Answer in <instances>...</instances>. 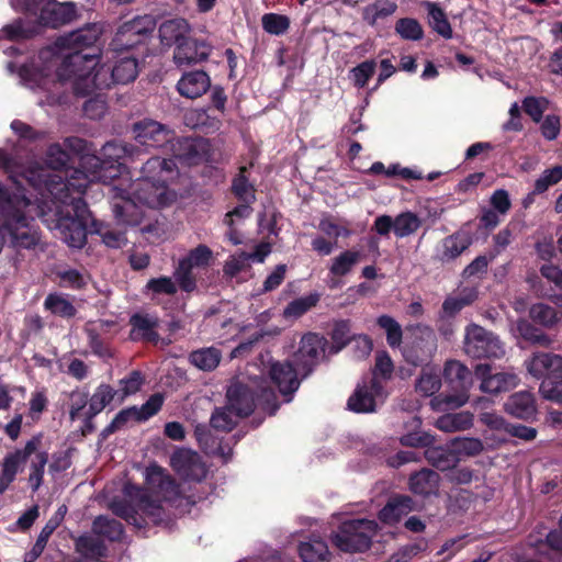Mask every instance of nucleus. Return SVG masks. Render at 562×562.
<instances>
[{
	"instance_id": "1",
	"label": "nucleus",
	"mask_w": 562,
	"mask_h": 562,
	"mask_svg": "<svg viewBox=\"0 0 562 562\" xmlns=\"http://www.w3.org/2000/svg\"><path fill=\"white\" fill-rule=\"evenodd\" d=\"M61 188L57 189L56 200L60 203L55 207V228L60 238L70 247L82 248L87 243L88 225L93 220L83 194L88 188V178L79 169L67 176Z\"/></svg>"
},
{
	"instance_id": "2",
	"label": "nucleus",
	"mask_w": 562,
	"mask_h": 562,
	"mask_svg": "<svg viewBox=\"0 0 562 562\" xmlns=\"http://www.w3.org/2000/svg\"><path fill=\"white\" fill-rule=\"evenodd\" d=\"M100 56L66 54L56 70L58 81H70L77 97H87L97 90L110 89L115 81L110 78L111 65H100Z\"/></svg>"
},
{
	"instance_id": "3",
	"label": "nucleus",
	"mask_w": 562,
	"mask_h": 562,
	"mask_svg": "<svg viewBox=\"0 0 562 562\" xmlns=\"http://www.w3.org/2000/svg\"><path fill=\"white\" fill-rule=\"evenodd\" d=\"M125 499L113 501L110 505L112 513L124 519L127 524L137 529H145L151 526L168 527L172 519L170 513L154 499L148 491L134 484H127L124 487Z\"/></svg>"
},
{
	"instance_id": "4",
	"label": "nucleus",
	"mask_w": 562,
	"mask_h": 562,
	"mask_svg": "<svg viewBox=\"0 0 562 562\" xmlns=\"http://www.w3.org/2000/svg\"><path fill=\"white\" fill-rule=\"evenodd\" d=\"M27 207L0 209V251L7 245L16 251L35 249L41 240V233L26 215Z\"/></svg>"
},
{
	"instance_id": "5",
	"label": "nucleus",
	"mask_w": 562,
	"mask_h": 562,
	"mask_svg": "<svg viewBox=\"0 0 562 562\" xmlns=\"http://www.w3.org/2000/svg\"><path fill=\"white\" fill-rule=\"evenodd\" d=\"M474 375L459 360L446 361L442 371L445 391L431 398V407L436 411H446L463 406L469 401Z\"/></svg>"
},
{
	"instance_id": "6",
	"label": "nucleus",
	"mask_w": 562,
	"mask_h": 562,
	"mask_svg": "<svg viewBox=\"0 0 562 562\" xmlns=\"http://www.w3.org/2000/svg\"><path fill=\"white\" fill-rule=\"evenodd\" d=\"M378 524L371 519H349L342 521L330 535L333 544L342 552H364L371 548Z\"/></svg>"
},
{
	"instance_id": "7",
	"label": "nucleus",
	"mask_w": 562,
	"mask_h": 562,
	"mask_svg": "<svg viewBox=\"0 0 562 562\" xmlns=\"http://www.w3.org/2000/svg\"><path fill=\"white\" fill-rule=\"evenodd\" d=\"M156 29L150 14L137 15L121 24L109 44V50L123 53L146 45Z\"/></svg>"
},
{
	"instance_id": "8",
	"label": "nucleus",
	"mask_w": 562,
	"mask_h": 562,
	"mask_svg": "<svg viewBox=\"0 0 562 562\" xmlns=\"http://www.w3.org/2000/svg\"><path fill=\"white\" fill-rule=\"evenodd\" d=\"M463 350L473 359H501L505 345L493 331L471 323L464 329Z\"/></svg>"
},
{
	"instance_id": "9",
	"label": "nucleus",
	"mask_w": 562,
	"mask_h": 562,
	"mask_svg": "<svg viewBox=\"0 0 562 562\" xmlns=\"http://www.w3.org/2000/svg\"><path fill=\"white\" fill-rule=\"evenodd\" d=\"M113 213L117 224L123 226L139 227V231L147 239L161 235V227L157 220L147 217L145 210L132 199H123L113 204Z\"/></svg>"
},
{
	"instance_id": "10",
	"label": "nucleus",
	"mask_w": 562,
	"mask_h": 562,
	"mask_svg": "<svg viewBox=\"0 0 562 562\" xmlns=\"http://www.w3.org/2000/svg\"><path fill=\"white\" fill-rule=\"evenodd\" d=\"M102 34V29L97 23H88L83 27L57 37L55 45L68 54L100 56V49L94 47Z\"/></svg>"
},
{
	"instance_id": "11",
	"label": "nucleus",
	"mask_w": 562,
	"mask_h": 562,
	"mask_svg": "<svg viewBox=\"0 0 562 562\" xmlns=\"http://www.w3.org/2000/svg\"><path fill=\"white\" fill-rule=\"evenodd\" d=\"M437 349V338L429 326L416 325L413 339L407 342L403 350L405 361L414 367L428 363Z\"/></svg>"
},
{
	"instance_id": "12",
	"label": "nucleus",
	"mask_w": 562,
	"mask_h": 562,
	"mask_svg": "<svg viewBox=\"0 0 562 562\" xmlns=\"http://www.w3.org/2000/svg\"><path fill=\"white\" fill-rule=\"evenodd\" d=\"M328 347L327 339L317 333H306L302 336L299 349L294 352L292 361L301 370L302 379L307 378L319 363Z\"/></svg>"
},
{
	"instance_id": "13",
	"label": "nucleus",
	"mask_w": 562,
	"mask_h": 562,
	"mask_svg": "<svg viewBox=\"0 0 562 562\" xmlns=\"http://www.w3.org/2000/svg\"><path fill=\"white\" fill-rule=\"evenodd\" d=\"M42 440L43 435L37 434L27 440L23 448L15 449L3 458L0 472V495L9 488L22 467L41 448Z\"/></svg>"
},
{
	"instance_id": "14",
	"label": "nucleus",
	"mask_w": 562,
	"mask_h": 562,
	"mask_svg": "<svg viewBox=\"0 0 562 562\" xmlns=\"http://www.w3.org/2000/svg\"><path fill=\"white\" fill-rule=\"evenodd\" d=\"M146 484L149 495L161 503L171 505L181 498L180 486L177 481L159 465H150L146 470Z\"/></svg>"
},
{
	"instance_id": "15",
	"label": "nucleus",
	"mask_w": 562,
	"mask_h": 562,
	"mask_svg": "<svg viewBox=\"0 0 562 562\" xmlns=\"http://www.w3.org/2000/svg\"><path fill=\"white\" fill-rule=\"evenodd\" d=\"M268 374L283 396V402L290 403L303 380L299 367L292 360L274 361L270 364Z\"/></svg>"
},
{
	"instance_id": "16",
	"label": "nucleus",
	"mask_w": 562,
	"mask_h": 562,
	"mask_svg": "<svg viewBox=\"0 0 562 562\" xmlns=\"http://www.w3.org/2000/svg\"><path fill=\"white\" fill-rule=\"evenodd\" d=\"M132 132L136 143L146 148L164 147L173 136V132L168 126L151 119L135 122Z\"/></svg>"
},
{
	"instance_id": "17",
	"label": "nucleus",
	"mask_w": 562,
	"mask_h": 562,
	"mask_svg": "<svg viewBox=\"0 0 562 562\" xmlns=\"http://www.w3.org/2000/svg\"><path fill=\"white\" fill-rule=\"evenodd\" d=\"M134 196L144 209H161L170 205L175 200V193L169 190L168 182L138 180L134 189Z\"/></svg>"
},
{
	"instance_id": "18",
	"label": "nucleus",
	"mask_w": 562,
	"mask_h": 562,
	"mask_svg": "<svg viewBox=\"0 0 562 562\" xmlns=\"http://www.w3.org/2000/svg\"><path fill=\"white\" fill-rule=\"evenodd\" d=\"M474 374L481 381V391L490 394L508 392L519 382V378L513 372L492 373V367L486 363L477 364Z\"/></svg>"
},
{
	"instance_id": "19",
	"label": "nucleus",
	"mask_w": 562,
	"mask_h": 562,
	"mask_svg": "<svg viewBox=\"0 0 562 562\" xmlns=\"http://www.w3.org/2000/svg\"><path fill=\"white\" fill-rule=\"evenodd\" d=\"M165 396L161 393L151 394L140 406H130L121 409L112 419L119 429L125 427L130 422L142 423L155 416L162 407Z\"/></svg>"
},
{
	"instance_id": "20",
	"label": "nucleus",
	"mask_w": 562,
	"mask_h": 562,
	"mask_svg": "<svg viewBox=\"0 0 562 562\" xmlns=\"http://www.w3.org/2000/svg\"><path fill=\"white\" fill-rule=\"evenodd\" d=\"M226 398L236 417H248L256 408V387L234 381L227 389Z\"/></svg>"
},
{
	"instance_id": "21",
	"label": "nucleus",
	"mask_w": 562,
	"mask_h": 562,
	"mask_svg": "<svg viewBox=\"0 0 562 562\" xmlns=\"http://www.w3.org/2000/svg\"><path fill=\"white\" fill-rule=\"evenodd\" d=\"M168 144L170 145V150L173 158L184 165L194 166L204 160L205 143L201 138H176L173 135L171 142Z\"/></svg>"
},
{
	"instance_id": "22",
	"label": "nucleus",
	"mask_w": 562,
	"mask_h": 562,
	"mask_svg": "<svg viewBox=\"0 0 562 562\" xmlns=\"http://www.w3.org/2000/svg\"><path fill=\"white\" fill-rule=\"evenodd\" d=\"M212 46L205 41L187 37L175 48L173 60L178 67L192 66L209 58Z\"/></svg>"
},
{
	"instance_id": "23",
	"label": "nucleus",
	"mask_w": 562,
	"mask_h": 562,
	"mask_svg": "<svg viewBox=\"0 0 562 562\" xmlns=\"http://www.w3.org/2000/svg\"><path fill=\"white\" fill-rule=\"evenodd\" d=\"M139 171L138 180L158 181L160 183L168 182L178 173L175 159L159 156H151L144 162L142 161Z\"/></svg>"
},
{
	"instance_id": "24",
	"label": "nucleus",
	"mask_w": 562,
	"mask_h": 562,
	"mask_svg": "<svg viewBox=\"0 0 562 562\" xmlns=\"http://www.w3.org/2000/svg\"><path fill=\"white\" fill-rule=\"evenodd\" d=\"M528 372L536 379H547L562 372V356L553 352H533L526 361Z\"/></svg>"
},
{
	"instance_id": "25",
	"label": "nucleus",
	"mask_w": 562,
	"mask_h": 562,
	"mask_svg": "<svg viewBox=\"0 0 562 562\" xmlns=\"http://www.w3.org/2000/svg\"><path fill=\"white\" fill-rule=\"evenodd\" d=\"M130 338L133 341H144L157 345L160 336L157 331L159 319L149 314L135 313L130 318Z\"/></svg>"
},
{
	"instance_id": "26",
	"label": "nucleus",
	"mask_w": 562,
	"mask_h": 562,
	"mask_svg": "<svg viewBox=\"0 0 562 562\" xmlns=\"http://www.w3.org/2000/svg\"><path fill=\"white\" fill-rule=\"evenodd\" d=\"M414 509L415 502L411 496L395 494L391 496L386 504L379 510L378 518L385 525L394 526Z\"/></svg>"
},
{
	"instance_id": "27",
	"label": "nucleus",
	"mask_w": 562,
	"mask_h": 562,
	"mask_svg": "<svg viewBox=\"0 0 562 562\" xmlns=\"http://www.w3.org/2000/svg\"><path fill=\"white\" fill-rule=\"evenodd\" d=\"M210 88L211 79L204 70L184 72L177 83L179 94L191 100L202 97Z\"/></svg>"
},
{
	"instance_id": "28",
	"label": "nucleus",
	"mask_w": 562,
	"mask_h": 562,
	"mask_svg": "<svg viewBox=\"0 0 562 562\" xmlns=\"http://www.w3.org/2000/svg\"><path fill=\"white\" fill-rule=\"evenodd\" d=\"M171 465L179 474L190 480L200 481L205 475L199 454L191 450L176 451L171 457Z\"/></svg>"
},
{
	"instance_id": "29",
	"label": "nucleus",
	"mask_w": 562,
	"mask_h": 562,
	"mask_svg": "<svg viewBox=\"0 0 562 562\" xmlns=\"http://www.w3.org/2000/svg\"><path fill=\"white\" fill-rule=\"evenodd\" d=\"M504 408L507 414L524 420L533 419L537 414L535 396L528 391L512 394L505 402Z\"/></svg>"
},
{
	"instance_id": "30",
	"label": "nucleus",
	"mask_w": 562,
	"mask_h": 562,
	"mask_svg": "<svg viewBox=\"0 0 562 562\" xmlns=\"http://www.w3.org/2000/svg\"><path fill=\"white\" fill-rule=\"evenodd\" d=\"M101 155L109 162L121 164V160L136 162L142 161L140 156L143 155V150L134 144L121 142V140H111L103 145L101 149Z\"/></svg>"
},
{
	"instance_id": "31",
	"label": "nucleus",
	"mask_w": 562,
	"mask_h": 562,
	"mask_svg": "<svg viewBox=\"0 0 562 562\" xmlns=\"http://www.w3.org/2000/svg\"><path fill=\"white\" fill-rule=\"evenodd\" d=\"M77 16L76 4L72 2H57L52 0L48 8L42 15L40 26H49L56 29L60 25L67 24L75 20Z\"/></svg>"
},
{
	"instance_id": "32",
	"label": "nucleus",
	"mask_w": 562,
	"mask_h": 562,
	"mask_svg": "<svg viewBox=\"0 0 562 562\" xmlns=\"http://www.w3.org/2000/svg\"><path fill=\"white\" fill-rule=\"evenodd\" d=\"M189 32V23L181 18L166 20L158 27L160 43L168 47L180 44L188 37Z\"/></svg>"
},
{
	"instance_id": "33",
	"label": "nucleus",
	"mask_w": 562,
	"mask_h": 562,
	"mask_svg": "<svg viewBox=\"0 0 562 562\" xmlns=\"http://www.w3.org/2000/svg\"><path fill=\"white\" fill-rule=\"evenodd\" d=\"M439 474L430 469H422L409 475V490L420 496L436 494L439 487Z\"/></svg>"
},
{
	"instance_id": "34",
	"label": "nucleus",
	"mask_w": 562,
	"mask_h": 562,
	"mask_svg": "<svg viewBox=\"0 0 562 562\" xmlns=\"http://www.w3.org/2000/svg\"><path fill=\"white\" fill-rule=\"evenodd\" d=\"M477 299L475 288H464L457 296H447L441 305L440 318H453L465 306L471 305Z\"/></svg>"
},
{
	"instance_id": "35",
	"label": "nucleus",
	"mask_w": 562,
	"mask_h": 562,
	"mask_svg": "<svg viewBox=\"0 0 562 562\" xmlns=\"http://www.w3.org/2000/svg\"><path fill=\"white\" fill-rule=\"evenodd\" d=\"M472 245V237L469 233L458 231L442 239V261L457 259Z\"/></svg>"
},
{
	"instance_id": "36",
	"label": "nucleus",
	"mask_w": 562,
	"mask_h": 562,
	"mask_svg": "<svg viewBox=\"0 0 562 562\" xmlns=\"http://www.w3.org/2000/svg\"><path fill=\"white\" fill-rule=\"evenodd\" d=\"M252 166V162L249 166H240L238 173L232 180L231 192L238 202H256L257 200L256 188L248 179V171Z\"/></svg>"
},
{
	"instance_id": "37",
	"label": "nucleus",
	"mask_w": 562,
	"mask_h": 562,
	"mask_svg": "<svg viewBox=\"0 0 562 562\" xmlns=\"http://www.w3.org/2000/svg\"><path fill=\"white\" fill-rule=\"evenodd\" d=\"M435 426L445 432L468 430L473 426V414L470 412L443 414L436 420Z\"/></svg>"
},
{
	"instance_id": "38",
	"label": "nucleus",
	"mask_w": 562,
	"mask_h": 562,
	"mask_svg": "<svg viewBox=\"0 0 562 562\" xmlns=\"http://www.w3.org/2000/svg\"><path fill=\"white\" fill-rule=\"evenodd\" d=\"M299 555L303 562H329L331 554L323 539H310L299 544Z\"/></svg>"
},
{
	"instance_id": "39",
	"label": "nucleus",
	"mask_w": 562,
	"mask_h": 562,
	"mask_svg": "<svg viewBox=\"0 0 562 562\" xmlns=\"http://www.w3.org/2000/svg\"><path fill=\"white\" fill-rule=\"evenodd\" d=\"M426 460L439 471H449L459 462L460 458L456 456L453 448L430 447L425 451Z\"/></svg>"
},
{
	"instance_id": "40",
	"label": "nucleus",
	"mask_w": 562,
	"mask_h": 562,
	"mask_svg": "<svg viewBox=\"0 0 562 562\" xmlns=\"http://www.w3.org/2000/svg\"><path fill=\"white\" fill-rule=\"evenodd\" d=\"M347 407L353 413L368 414L375 412L376 402L372 392H369L367 385H358L349 396Z\"/></svg>"
},
{
	"instance_id": "41",
	"label": "nucleus",
	"mask_w": 562,
	"mask_h": 562,
	"mask_svg": "<svg viewBox=\"0 0 562 562\" xmlns=\"http://www.w3.org/2000/svg\"><path fill=\"white\" fill-rule=\"evenodd\" d=\"M222 359V352L215 347H205L193 350L189 355V361L198 369L210 372L217 368Z\"/></svg>"
},
{
	"instance_id": "42",
	"label": "nucleus",
	"mask_w": 562,
	"mask_h": 562,
	"mask_svg": "<svg viewBox=\"0 0 562 562\" xmlns=\"http://www.w3.org/2000/svg\"><path fill=\"white\" fill-rule=\"evenodd\" d=\"M111 75L116 85L133 82L138 75V63L135 57H123L111 66Z\"/></svg>"
},
{
	"instance_id": "43",
	"label": "nucleus",
	"mask_w": 562,
	"mask_h": 562,
	"mask_svg": "<svg viewBox=\"0 0 562 562\" xmlns=\"http://www.w3.org/2000/svg\"><path fill=\"white\" fill-rule=\"evenodd\" d=\"M94 533L106 538L111 542H120L124 537V527L121 521L100 515L92 524Z\"/></svg>"
},
{
	"instance_id": "44",
	"label": "nucleus",
	"mask_w": 562,
	"mask_h": 562,
	"mask_svg": "<svg viewBox=\"0 0 562 562\" xmlns=\"http://www.w3.org/2000/svg\"><path fill=\"white\" fill-rule=\"evenodd\" d=\"M364 258L359 250H345L333 259L329 272L334 277H345Z\"/></svg>"
},
{
	"instance_id": "45",
	"label": "nucleus",
	"mask_w": 562,
	"mask_h": 562,
	"mask_svg": "<svg viewBox=\"0 0 562 562\" xmlns=\"http://www.w3.org/2000/svg\"><path fill=\"white\" fill-rule=\"evenodd\" d=\"M90 233L98 234L102 241L110 248L117 249L126 244L124 232L113 229L110 224L98 220L91 221Z\"/></svg>"
},
{
	"instance_id": "46",
	"label": "nucleus",
	"mask_w": 562,
	"mask_h": 562,
	"mask_svg": "<svg viewBox=\"0 0 562 562\" xmlns=\"http://www.w3.org/2000/svg\"><path fill=\"white\" fill-rule=\"evenodd\" d=\"M353 334H351V322L350 319H339L333 325L330 331V339L333 341L329 347L330 353H337L341 351L347 345L352 341Z\"/></svg>"
},
{
	"instance_id": "47",
	"label": "nucleus",
	"mask_w": 562,
	"mask_h": 562,
	"mask_svg": "<svg viewBox=\"0 0 562 562\" xmlns=\"http://www.w3.org/2000/svg\"><path fill=\"white\" fill-rule=\"evenodd\" d=\"M34 454L30 463V474H29V484L32 488V492H37L44 481L45 467L48 463L49 454L45 450H40Z\"/></svg>"
},
{
	"instance_id": "48",
	"label": "nucleus",
	"mask_w": 562,
	"mask_h": 562,
	"mask_svg": "<svg viewBox=\"0 0 562 562\" xmlns=\"http://www.w3.org/2000/svg\"><path fill=\"white\" fill-rule=\"evenodd\" d=\"M529 317L533 323L546 328H552L560 321L558 311L544 303L532 304L529 308Z\"/></svg>"
},
{
	"instance_id": "49",
	"label": "nucleus",
	"mask_w": 562,
	"mask_h": 562,
	"mask_svg": "<svg viewBox=\"0 0 562 562\" xmlns=\"http://www.w3.org/2000/svg\"><path fill=\"white\" fill-rule=\"evenodd\" d=\"M321 295L317 292L291 301L283 310L284 318H299L317 305Z\"/></svg>"
},
{
	"instance_id": "50",
	"label": "nucleus",
	"mask_w": 562,
	"mask_h": 562,
	"mask_svg": "<svg viewBox=\"0 0 562 562\" xmlns=\"http://www.w3.org/2000/svg\"><path fill=\"white\" fill-rule=\"evenodd\" d=\"M428 9L429 25L435 32L445 38L452 37V29L445 11L434 2L426 3Z\"/></svg>"
},
{
	"instance_id": "51",
	"label": "nucleus",
	"mask_w": 562,
	"mask_h": 562,
	"mask_svg": "<svg viewBox=\"0 0 562 562\" xmlns=\"http://www.w3.org/2000/svg\"><path fill=\"white\" fill-rule=\"evenodd\" d=\"M44 307L63 318H72L77 314L74 304L58 293H49L44 301Z\"/></svg>"
},
{
	"instance_id": "52",
	"label": "nucleus",
	"mask_w": 562,
	"mask_h": 562,
	"mask_svg": "<svg viewBox=\"0 0 562 562\" xmlns=\"http://www.w3.org/2000/svg\"><path fill=\"white\" fill-rule=\"evenodd\" d=\"M376 325L384 330L387 345L394 349L402 345L403 330L401 324L387 314L380 315L376 318Z\"/></svg>"
},
{
	"instance_id": "53",
	"label": "nucleus",
	"mask_w": 562,
	"mask_h": 562,
	"mask_svg": "<svg viewBox=\"0 0 562 562\" xmlns=\"http://www.w3.org/2000/svg\"><path fill=\"white\" fill-rule=\"evenodd\" d=\"M420 226L422 220L411 211L402 212L394 218V234L397 238L415 234Z\"/></svg>"
},
{
	"instance_id": "54",
	"label": "nucleus",
	"mask_w": 562,
	"mask_h": 562,
	"mask_svg": "<svg viewBox=\"0 0 562 562\" xmlns=\"http://www.w3.org/2000/svg\"><path fill=\"white\" fill-rule=\"evenodd\" d=\"M35 24L26 23L24 19H16L2 27L3 37L9 41H21L33 37L37 33Z\"/></svg>"
},
{
	"instance_id": "55",
	"label": "nucleus",
	"mask_w": 562,
	"mask_h": 562,
	"mask_svg": "<svg viewBox=\"0 0 562 562\" xmlns=\"http://www.w3.org/2000/svg\"><path fill=\"white\" fill-rule=\"evenodd\" d=\"M442 385V376L432 372L431 369L424 368L416 381L415 389L417 393L428 397L435 395Z\"/></svg>"
},
{
	"instance_id": "56",
	"label": "nucleus",
	"mask_w": 562,
	"mask_h": 562,
	"mask_svg": "<svg viewBox=\"0 0 562 562\" xmlns=\"http://www.w3.org/2000/svg\"><path fill=\"white\" fill-rule=\"evenodd\" d=\"M117 391L114 390L110 384L101 383L89 398L88 411L92 415L100 414L115 397Z\"/></svg>"
},
{
	"instance_id": "57",
	"label": "nucleus",
	"mask_w": 562,
	"mask_h": 562,
	"mask_svg": "<svg viewBox=\"0 0 562 562\" xmlns=\"http://www.w3.org/2000/svg\"><path fill=\"white\" fill-rule=\"evenodd\" d=\"M256 408L272 416L280 408L276 391L270 386H256Z\"/></svg>"
},
{
	"instance_id": "58",
	"label": "nucleus",
	"mask_w": 562,
	"mask_h": 562,
	"mask_svg": "<svg viewBox=\"0 0 562 562\" xmlns=\"http://www.w3.org/2000/svg\"><path fill=\"white\" fill-rule=\"evenodd\" d=\"M517 329L521 338L530 344L541 347H549L552 344V339L542 329L528 321H519Z\"/></svg>"
},
{
	"instance_id": "59",
	"label": "nucleus",
	"mask_w": 562,
	"mask_h": 562,
	"mask_svg": "<svg viewBox=\"0 0 562 562\" xmlns=\"http://www.w3.org/2000/svg\"><path fill=\"white\" fill-rule=\"evenodd\" d=\"M76 549L78 552L89 558H103L106 555L104 542L92 536H80L76 541Z\"/></svg>"
},
{
	"instance_id": "60",
	"label": "nucleus",
	"mask_w": 562,
	"mask_h": 562,
	"mask_svg": "<svg viewBox=\"0 0 562 562\" xmlns=\"http://www.w3.org/2000/svg\"><path fill=\"white\" fill-rule=\"evenodd\" d=\"M451 447L457 457H476L483 450L484 446L481 439L473 437H457L451 440Z\"/></svg>"
},
{
	"instance_id": "61",
	"label": "nucleus",
	"mask_w": 562,
	"mask_h": 562,
	"mask_svg": "<svg viewBox=\"0 0 562 562\" xmlns=\"http://www.w3.org/2000/svg\"><path fill=\"white\" fill-rule=\"evenodd\" d=\"M192 270L193 268L188 262L180 259L173 273L177 284L187 293H191L196 289V278Z\"/></svg>"
},
{
	"instance_id": "62",
	"label": "nucleus",
	"mask_w": 562,
	"mask_h": 562,
	"mask_svg": "<svg viewBox=\"0 0 562 562\" xmlns=\"http://www.w3.org/2000/svg\"><path fill=\"white\" fill-rule=\"evenodd\" d=\"M290 19L286 15L278 13H266L261 18L262 29L271 35H282L290 27Z\"/></svg>"
},
{
	"instance_id": "63",
	"label": "nucleus",
	"mask_w": 562,
	"mask_h": 562,
	"mask_svg": "<svg viewBox=\"0 0 562 562\" xmlns=\"http://www.w3.org/2000/svg\"><path fill=\"white\" fill-rule=\"evenodd\" d=\"M395 32L407 41H419L424 36L420 23L413 18H402L395 24Z\"/></svg>"
},
{
	"instance_id": "64",
	"label": "nucleus",
	"mask_w": 562,
	"mask_h": 562,
	"mask_svg": "<svg viewBox=\"0 0 562 562\" xmlns=\"http://www.w3.org/2000/svg\"><path fill=\"white\" fill-rule=\"evenodd\" d=\"M540 392L544 398L562 404V372L542 380Z\"/></svg>"
}]
</instances>
